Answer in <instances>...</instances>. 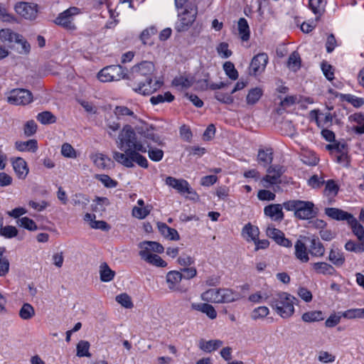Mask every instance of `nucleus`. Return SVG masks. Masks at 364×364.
Listing matches in <instances>:
<instances>
[{
    "instance_id": "obj_46",
    "label": "nucleus",
    "mask_w": 364,
    "mask_h": 364,
    "mask_svg": "<svg viewBox=\"0 0 364 364\" xmlns=\"http://www.w3.org/2000/svg\"><path fill=\"white\" fill-rule=\"evenodd\" d=\"M195 82V79L193 77H186L181 76L179 77H176L173 80V85L176 86H181L185 88H188L191 87Z\"/></svg>"
},
{
    "instance_id": "obj_26",
    "label": "nucleus",
    "mask_w": 364,
    "mask_h": 364,
    "mask_svg": "<svg viewBox=\"0 0 364 364\" xmlns=\"http://www.w3.org/2000/svg\"><path fill=\"white\" fill-rule=\"evenodd\" d=\"M223 345V341L220 340H210L205 341L200 339L199 341V348L203 351L210 353L219 348Z\"/></svg>"
},
{
    "instance_id": "obj_14",
    "label": "nucleus",
    "mask_w": 364,
    "mask_h": 364,
    "mask_svg": "<svg viewBox=\"0 0 364 364\" xmlns=\"http://www.w3.org/2000/svg\"><path fill=\"white\" fill-rule=\"evenodd\" d=\"M166 183L176 189L181 194L186 193L196 195V192L190 187L188 183L184 179H177L172 176H168L166 178Z\"/></svg>"
},
{
    "instance_id": "obj_19",
    "label": "nucleus",
    "mask_w": 364,
    "mask_h": 364,
    "mask_svg": "<svg viewBox=\"0 0 364 364\" xmlns=\"http://www.w3.org/2000/svg\"><path fill=\"white\" fill-rule=\"evenodd\" d=\"M14 171L19 178L24 179L28 173L26 162L21 157L12 160Z\"/></svg>"
},
{
    "instance_id": "obj_30",
    "label": "nucleus",
    "mask_w": 364,
    "mask_h": 364,
    "mask_svg": "<svg viewBox=\"0 0 364 364\" xmlns=\"http://www.w3.org/2000/svg\"><path fill=\"white\" fill-rule=\"evenodd\" d=\"M326 0H309V7L317 15L316 21H318L320 16L325 11Z\"/></svg>"
},
{
    "instance_id": "obj_57",
    "label": "nucleus",
    "mask_w": 364,
    "mask_h": 364,
    "mask_svg": "<svg viewBox=\"0 0 364 364\" xmlns=\"http://www.w3.org/2000/svg\"><path fill=\"white\" fill-rule=\"evenodd\" d=\"M61 154L63 156L67 158L74 159L76 158V151L73 147L68 143H65L62 146Z\"/></svg>"
},
{
    "instance_id": "obj_23",
    "label": "nucleus",
    "mask_w": 364,
    "mask_h": 364,
    "mask_svg": "<svg viewBox=\"0 0 364 364\" xmlns=\"http://www.w3.org/2000/svg\"><path fill=\"white\" fill-rule=\"evenodd\" d=\"M328 259L336 266H342L345 262L343 253L338 248L332 246L329 252Z\"/></svg>"
},
{
    "instance_id": "obj_60",
    "label": "nucleus",
    "mask_w": 364,
    "mask_h": 364,
    "mask_svg": "<svg viewBox=\"0 0 364 364\" xmlns=\"http://www.w3.org/2000/svg\"><path fill=\"white\" fill-rule=\"evenodd\" d=\"M114 114L117 116V117L120 116H132L134 118H136L134 112L128 107L124 106H117L114 109Z\"/></svg>"
},
{
    "instance_id": "obj_32",
    "label": "nucleus",
    "mask_w": 364,
    "mask_h": 364,
    "mask_svg": "<svg viewBox=\"0 0 364 364\" xmlns=\"http://www.w3.org/2000/svg\"><path fill=\"white\" fill-rule=\"evenodd\" d=\"M313 268L317 274L333 275L336 272L332 265L323 262L314 263Z\"/></svg>"
},
{
    "instance_id": "obj_53",
    "label": "nucleus",
    "mask_w": 364,
    "mask_h": 364,
    "mask_svg": "<svg viewBox=\"0 0 364 364\" xmlns=\"http://www.w3.org/2000/svg\"><path fill=\"white\" fill-rule=\"evenodd\" d=\"M0 234L6 238H12L18 235V230L14 226L6 225L3 227L2 225L0 227Z\"/></svg>"
},
{
    "instance_id": "obj_24",
    "label": "nucleus",
    "mask_w": 364,
    "mask_h": 364,
    "mask_svg": "<svg viewBox=\"0 0 364 364\" xmlns=\"http://www.w3.org/2000/svg\"><path fill=\"white\" fill-rule=\"evenodd\" d=\"M220 303H230L240 299V294L230 289H220Z\"/></svg>"
},
{
    "instance_id": "obj_36",
    "label": "nucleus",
    "mask_w": 364,
    "mask_h": 364,
    "mask_svg": "<svg viewBox=\"0 0 364 364\" xmlns=\"http://www.w3.org/2000/svg\"><path fill=\"white\" fill-rule=\"evenodd\" d=\"M242 234L243 236L245 235H247L251 240L255 241L258 239L259 231L257 226L252 225L251 223H247L243 227Z\"/></svg>"
},
{
    "instance_id": "obj_18",
    "label": "nucleus",
    "mask_w": 364,
    "mask_h": 364,
    "mask_svg": "<svg viewBox=\"0 0 364 364\" xmlns=\"http://www.w3.org/2000/svg\"><path fill=\"white\" fill-rule=\"evenodd\" d=\"M325 214L333 220H346L348 223L353 217L352 214L336 208H325Z\"/></svg>"
},
{
    "instance_id": "obj_52",
    "label": "nucleus",
    "mask_w": 364,
    "mask_h": 364,
    "mask_svg": "<svg viewBox=\"0 0 364 364\" xmlns=\"http://www.w3.org/2000/svg\"><path fill=\"white\" fill-rule=\"evenodd\" d=\"M149 157L154 161H159L163 159L164 151L157 148H152L151 146L146 148Z\"/></svg>"
},
{
    "instance_id": "obj_54",
    "label": "nucleus",
    "mask_w": 364,
    "mask_h": 364,
    "mask_svg": "<svg viewBox=\"0 0 364 364\" xmlns=\"http://www.w3.org/2000/svg\"><path fill=\"white\" fill-rule=\"evenodd\" d=\"M269 314V309L267 306H259L255 309L251 313L252 320L263 318Z\"/></svg>"
},
{
    "instance_id": "obj_21",
    "label": "nucleus",
    "mask_w": 364,
    "mask_h": 364,
    "mask_svg": "<svg viewBox=\"0 0 364 364\" xmlns=\"http://www.w3.org/2000/svg\"><path fill=\"white\" fill-rule=\"evenodd\" d=\"M139 255L147 262L156 267H164L167 263L159 255L155 254H148L147 250H140Z\"/></svg>"
},
{
    "instance_id": "obj_2",
    "label": "nucleus",
    "mask_w": 364,
    "mask_h": 364,
    "mask_svg": "<svg viewBox=\"0 0 364 364\" xmlns=\"http://www.w3.org/2000/svg\"><path fill=\"white\" fill-rule=\"evenodd\" d=\"M265 300L276 313L284 318L291 317L294 313V304L296 299L287 292L272 294L267 296Z\"/></svg>"
},
{
    "instance_id": "obj_11",
    "label": "nucleus",
    "mask_w": 364,
    "mask_h": 364,
    "mask_svg": "<svg viewBox=\"0 0 364 364\" xmlns=\"http://www.w3.org/2000/svg\"><path fill=\"white\" fill-rule=\"evenodd\" d=\"M15 11L27 20H34L38 14V5L34 3L20 1L14 6Z\"/></svg>"
},
{
    "instance_id": "obj_6",
    "label": "nucleus",
    "mask_w": 364,
    "mask_h": 364,
    "mask_svg": "<svg viewBox=\"0 0 364 364\" xmlns=\"http://www.w3.org/2000/svg\"><path fill=\"white\" fill-rule=\"evenodd\" d=\"M127 70L120 65H112L102 68L97 74L98 79L103 82L127 80Z\"/></svg>"
},
{
    "instance_id": "obj_27",
    "label": "nucleus",
    "mask_w": 364,
    "mask_h": 364,
    "mask_svg": "<svg viewBox=\"0 0 364 364\" xmlns=\"http://www.w3.org/2000/svg\"><path fill=\"white\" fill-rule=\"evenodd\" d=\"M15 146L20 151L35 152L38 149V143L36 139H29L26 141H17L15 143Z\"/></svg>"
},
{
    "instance_id": "obj_31",
    "label": "nucleus",
    "mask_w": 364,
    "mask_h": 364,
    "mask_svg": "<svg viewBox=\"0 0 364 364\" xmlns=\"http://www.w3.org/2000/svg\"><path fill=\"white\" fill-rule=\"evenodd\" d=\"M141 250H147L148 254H152L151 251L162 253L164 250V247L157 242L144 241L139 244Z\"/></svg>"
},
{
    "instance_id": "obj_59",
    "label": "nucleus",
    "mask_w": 364,
    "mask_h": 364,
    "mask_svg": "<svg viewBox=\"0 0 364 364\" xmlns=\"http://www.w3.org/2000/svg\"><path fill=\"white\" fill-rule=\"evenodd\" d=\"M93 162L96 166L100 168H105L107 165L105 161H110V159L105 156L102 154H97L92 156Z\"/></svg>"
},
{
    "instance_id": "obj_9",
    "label": "nucleus",
    "mask_w": 364,
    "mask_h": 364,
    "mask_svg": "<svg viewBox=\"0 0 364 364\" xmlns=\"http://www.w3.org/2000/svg\"><path fill=\"white\" fill-rule=\"evenodd\" d=\"M33 95L26 89H14L9 92L7 101L14 105H26L31 102Z\"/></svg>"
},
{
    "instance_id": "obj_8",
    "label": "nucleus",
    "mask_w": 364,
    "mask_h": 364,
    "mask_svg": "<svg viewBox=\"0 0 364 364\" xmlns=\"http://www.w3.org/2000/svg\"><path fill=\"white\" fill-rule=\"evenodd\" d=\"M267 174L261 180L262 186L269 188L271 186L280 184V179L282 174L285 172L284 166L280 165H273L267 169Z\"/></svg>"
},
{
    "instance_id": "obj_61",
    "label": "nucleus",
    "mask_w": 364,
    "mask_h": 364,
    "mask_svg": "<svg viewBox=\"0 0 364 364\" xmlns=\"http://www.w3.org/2000/svg\"><path fill=\"white\" fill-rule=\"evenodd\" d=\"M343 98L355 107H360L364 104V100L363 98L357 97L351 95H345Z\"/></svg>"
},
{
    "instance_id": "obj_50",
    "label": "nucleus",
    "mask_w": 364,
    "mask_h": 364,
    "mask_svg": "<svg viewBox=\"0 0 364 364\" xmlns=\"http://www.w3.org/2000/svg\"><path fill=\"white\" fill-rule=\"evenodd\" d=\"M5 249L0 247V277L5 276L9 270V259L3 256Z\"/></svg>"
},
{
    "instance_id": "obj_17",
    "label": "nucleus",
    "mask_w": 364,
    "mask_h": 364,
    "mask_svg": "<svg viewBox=\"0 0 364 364\" xmlns=\"http://www.w3.org/2000/svg\"><path fill=\"white\" fill-rule=\"evenodd\" d=\"M283 204H270L264 209L265 215L274 219L275 221H282L284 219L282 208Z\"/></svg>"
},
{
    "instance_id": "obj_41",
    "label": "nucleus",
    "mask_w": 364,
    "mask_h": 364,
    "mask_svg": "<svg viewBox=\"0 0 364 364\" xmlns=\"http://www.w3.org/2000/svg\"><path fill=\"white\" fill-rule=\"evenodd\" d=\"M262 90L261 88L255 87L251 89L246 97V101L248 105H255L262 97Z\"/></svg>"
},
{
    "instance_id": "obj_62",
    "label": "nucleus",
    "mask_w": 364,
    "mask_h": 364,
    "mask_svg": "<svg viewBox=\"0 0 364 364\" xmlns=\"http://www.w3.org/2000/svg\"><path fill=\"white\" fill-rule=\"evenodd\" d=\"M321 70L323 73V75L328 80H332L334 78V73L333 72L332 65L323 61L321 63Z\"/></svg>"
},
{
    "instance_id": "obj_29",
    "label": "nucleus",
    "mask_w": 364,
    "mask_h": 364,
    "mask_svg": "<svg viewBox=\"0 0 364 364\" xmlns=\"http://www.w3.org/2000/svg\"><path fill=\"white\" fill-rule=\"evenodd\" d=\"M0 39L9 43H16L21 40V35L12 31L9 28H3L0 30Z\"/></svg>"
},
{
    "instance_id": "obj_35",
    "label": "nucleus",
    "mask_w": 364,
    "mask_h": 364,
    "mask_svg": "<svg viewBox=\"0 0 364 364\" xmlns=\"http://www.w3.org/2000/svg\"><path fill=\"white\" fill-rule=\"evenodd\" d=\"M193 307L195 309L205 314L210 319H214L217 317V312L215 309L209 304L204 303L197 305L193 304Z\"/></svg>"
},
{
    "instance_id": "obj_63",
    "label": "nucleus",
    "mask_w": 364,
    "mask_h": 364,
    "mask_svg": "<svg viewBox=\"0 0 364 364\" xmlns=\"http://www.w3.org/2000/svg\"><path fill=\"white\" fill-rule=\"evenodd\" d=\"M335 355L329 353L327 351H320L318 356V360L323 363H333L335 361Z\"/></svg>"
},
{
    "instance_id": "obj_51",
    "label": "nucleus",
    "mask_w": 364,
    "mask_h": 364,
    "mask_svg": "<svg viewBox=\"0 0 364 364\" xmlns=\"http://www.w3.org/2000/svg\"><path fill=\"white\" fill-rule=\"evenodd\" d=\"M95 203L92 205V210L94 212H100L105 210V205L109 204V200L107 198L97 197Z\"/></svg>"
},
{
    "instance_id": "obj_44",
    "label": "nucleus",
    "mask_w": 364,
    "mask_h": 364,
    "mask_svg": "<svg viewBox=\"0 0 364 364\" xmlns=\"http://www.w3.org/2000/svg\"><path fill=\"white\" fill-rule=\"evenodd\" d=\"M36 119L43 124H53L56 122V117L49 111H44L39 113Z\"/></svg>"
},
{
    "instance_id": "obj_42",
    "label": "nucleus",
    "mask_w": 364,
    "mask_h": 364,
    "mask_svg": "<svg viewBox=\"0 0 364 364\" xmlns=\"http://www.w3.org/2000/svg\"><path fill=\"white\" fill-rule=\"evenodd\" d=\"M174 100V96L170 92H166L164 94H159L156 96H153L150 99L152 105H157L165 102H171Z\"/></svg>"
},
{
    "instance_id": "obj_37",
    "label": "nucleus",
    "mask_w": 364,
    "mask_h": 364,
    "mask_svg": "<svg viewBox=\"0 0 364 364\" xmlns=\"http://www.w3.org/2000/svg\"><path fill=\"white\" fill-rule=\"evenodd\" d=\"M288 68L294 72L297 71L301 67V58L297 51H294L289 57L287 61Z\"/></svg>"
},
{
    "instance_id": "obj_58",
    "label": "nucleus",
    "mask_w": 364,
    "mask_h": 364,
    "mask_svg": "<svg viewBox=\"0 0 364 364\" xmlns=\"http://www.w3.org/2000/svg\"><path fill=\"white\" fill-rule=\"evenodd\" d=\"M96 178L107 188H115L117 186V182L111 178L108 175H97Z\"/></svg>"
},
{
    "instance_id": "obj_7",
    "label": "nucleus",
    "mask_w": 364,
    "mask_h": 364,
    "mask_svg": "<svg viewBox=\"0 0 364 364\" xmlns=\"http://www.w3.org/2000/svg\"><path fill=\"white\" fill-rule=\"evenodd\" d=\"M197 14L198 8L196 6H188L184 11L178 15V21L175 26L176 31L178 33L188 31L196 21Z\"/></svg>"
},
{
    "instance_id": "obj_49",
    "label": "nucleus",
    "mask_w": 364,
    "mask_h": 364,
    "mask_svg": "<svg viewBox=\"0 0 364 364\" xmlns=\"http://www.w3.org/2000/svg\"><path fill=\"white\" fill-rule=\"evenodd\" d=\"M346 250L355 253H362L364 252V243L359 242L356 243L355 241L349 240L345 245Z\"/></svg>"
},
{
    "instance_id": "obj_12",
    "label": "nucleus",
    "mask_w": 364,
    "mask_h": 364,
    "mask_svg": "<svg viewBox=\"0 0 364 364\" xmlns=\"http://www.w3.org/2000/svg\"><path fill=\"white\" fill-rule=\"evenodd\" d=\"M154 127L152 125L145 127H136V130L138 134L140 136L141 139H143V144L146 148L149 147L150 144L149 141L157 144L159 146H163L164 142L161 140L160 136L154 133Z\"/></svg>"
},
{
    "instance_id": "obj_10",
    "label": "nucleus",
    "mask_w": 364,
    "mask_h": 364,
    "mask_svg": "<svg viewBox=\"0 0 364 364\" xmlns=\"http://www.w3.org/2000/svg\"><path fill=\"white\" fill-rule=\"evenodd\" d=\"M80 9L77 7H70L67 10L60 13L55 19L54 22L68 30H75V26L73 23L74 16L78 14Z\"/></svg>"
},
{
    "instance_id": "obj_13",
    "label": "nucleus",
    "mask_w": 364,
    "mask_h": 364,
    "mask_svg": "<svg viewBox=\"0 0 364 364\" xmlns=\"http://www.w3.org/2000/svg\"><path fill=\"white\" fill-rule=\"evenodd\" d=\"M268 55L264 53L255 55L250 65L249 74L257 76L263 73L268 63Z\"/></svg>"
},
{
    "instance_id": "obj_15",
    "label": "nucleus",
    "mask_w": 364,
    "mask_h": 364,
    "mask_svg": "<svg viewBox=\"0 0 364 364\" xmlns=\"http://www.w3.org/2000/svg\"><path fill=\"white\" fill-rule=\"evenodd\" d=\"M166 282L168 286V289L171 291H179V292H186L187 291L186 289H183L181 287H178V283L182 279V272L179 271H170L166 274Z\"/></svg>"
},
{
    "instance_id": "obj_28",
    "label": "nucleus",
    "mask_w": 364,
    "mask_h": 364,
    "mask_svg": "<svg viewBox=\"0 0 364 364\" xmlns=\"http://www.w3.org/2000/svg\"><path fill=\"white\" fill-rule=\"evenodd\" d=\"M353 234L357 237L359 242L364 243V228L363 226L353 217L350 221H348Z\"/></svg>"
},
{
    "instance_id": "obj_45",
    "label": "nucleus",
    "mask_w": 364,
    "mask_h": 364,
    "mask_svg": "<svg viewBox=\"0 0 364 364\" xmlns=\"http://www.w3.org/2000/svg\"><path fill=\"white\" fill-rule=\"evenodd\" d=\"M151 209L152 207L151 205H146L144 207L135 206L132 210V215L139 219H144L150 213Z\"/></svg>"
},
{
    "instance_id": "obj_64",
    "label": "nucleus",
    "mask_w": 364,
    "mask_h": 364,
    "mask_svg": "<svg viewBox=\"0 0 364 364\" xmlns=\"http://www.w3.org/2000/svg\"><path fill=\"white\" fill-rule=\"evenodd\" d=\"M37 130V124L33 120H30L26 122L24 127V134L27 136L33 135Z\"/></svg>"
},
{
    "instance_id": "obj_33",
    "label": "nucleus",
    "mask_w": 364,
    "mask_h": 364,
    "mask_svg": "<svg viewBox=\"0 0 364 364\" xmlns=\"http://www.w3.org/2000/svg\"><path fill=\"white\" fill-rule=\"evenodd\" d=\"M258 161L263 163L264 166L270 164L273 160V150L271 148L266 149H259L257 154Z\"/></svg>"
},
{
    "instance_id": "obj_34",
    "label": "nucleus",
    "mask_w": 364,
    "mask_h": 364,
    "mask_svg": "<svg viewBox=\"0 0 364 364\" xmlns=\"http://www.w3.org/2000/svg\"><path fill=\"white\" fill-rule=\"evenodd\" d=\"M100 275L102 282H108L114 279L115 272L109 268L106 262H103L100 266Z\"/></svg>"
},
{
    "instance_id": "obj_39",
    "label": "nucleus",
    "mask_w": 364,
    "mask_h": 364,
    "mask_svg": "<svg viewBox=\"0 0 364 364\" xmlns=\"http://www.w3.org/2000/svg\"><path fill=\"white\" fill-rule=\"evenodd\" d=\"M304 322H315L324 319L323 312L321 311H311L304 313L301 316Z\"/></svg>"
},
{
    "instance_id": "obj_48",
    "label": "nucleus",
    "mask_w": 364,
    "mask_h": 364,
    "mask_svg": "<svg viewBox=\"0 0 364 364\" xmlns=\"http://www.w3.org/2000/svg\"><path fill=\"white\" fill-rule=\"evenodd\" d=\"M17 224L23 227L28 230L33 231L38 229V227L36 223L28 217H23L21 218H18L17 220Z\"/></svg>"
},
{
    "instance_id": "obj_22",
    "label": "nucleus",
    "mask_w": 364,
    "mask_h": 364,
    "mask_svg": "<svg viewBox=\"0 0 364 364\" xmlns=\"http://www.w3.org/2000/svg\"><path fill=\"white\" fill-rule=\"evenodd\" d=\"M158 228L161 234L170 240H178L180 239L178 231L172 228L168 227L164 223H158Z\"/></svg>"
},
{
    "instance_id": "obj_16",
    "label": "nucleus",
    "mask_w": 364,
    "mask_h": 364,
    "mask_svg": "<svg viewBox=\"0 0 364 364\" xmlns=\"http://www.w3.org/2000/svg\"><path fill=\"white\" fill-rule=\"evenodd\" d=\"M305 241L310 242L309 252L314 257H323L325 253V247L320 242L319 239L316 237H301Z\"/></svg>"
},
{
    "instance_id": "obj_47",
    "label": "nucleus",
    "mask_w": 364,
    "mask_h": 364,
    "mask_svg": "<svg viewBox=\"0 0 364 364\" xmlns=\"http://www.w3.org/2000/svg\"><path fill=\"white\" fill-rule=\"evenodd\" d=\"M223 69L228 77L232 80L238 78V72L232 63L227 61L223 64Z\"/></svg>"
},
{
    "instance_id": "obj_5",
    "label": "nucleus",
    "mask_w": 364,
    "mask_h": 364,
    "mask_svg": "<svg viewBox=\"0 0 364 364\" xmlns=\"http://www.w3.org/2000/svg\"><path fill=\"white\" fill-rule=\"evenodd\" d=\"M139 150H124V153L117 151H113V159L119 164L127 168L134 166V163H136L142 168H147L149 163L147 159L140 154Z\"/></svg>"
},
{
    "instance_id": "obj_3",
    "label": "nucleus",
    "mask_w": 364,
    "mask_h": 364,
    "mask_svg": "<svg viewBox=\"0 0 364 364\" xmlns=\"http://www.w3.org/2000/svg\"><path fill=\"white\" fill-rule=\"evenodd\" d=\"M138 135L137 132H135L132 126L126 124L119 134L117 141L118 148L124 151L134 149L146 153V147L144 146L142 140Z\"/></svg>"
},
{
    "instance_id": "obj_4",
    "label": "nucleus",
    "mask_w": 364,
    "mask_h": 364,
    "mask_svg": "<svg viewBox=\"0 0 364 364\" xmlns=\"http://www.w3.org/2000/svg\"><path fill=\"white\" fill-rule=\"evenodd\" d=\"M284 208L294 211V216L300 220H308L314 218L318 214V208L311 201L291 200L283 203Z\"/></svg>"
},
{
    "instance_id": "obj_1",
    "label": "nucleus",
    "mask_w": 364,
    "mask_h": 364,
    "mask_svg": "<svg viewBox=\"0 0 364 364\" xmlns=\"http://www.w3.org/2000/svg\"><path fill=\"white\" fill-rule=\"evenodd\" d=\"M154 65L150 61H143L134 65L127 75V80L134 81L137 87L134 88L136 92L149 95L156 92L161 86V82L155 81L153 83Z\"/></svg>"
},
{
    "instance_id": "obj_38",
    "label": "nucleus",
    "mask_w": 364,
    "mask_h": 364,
    "mask_svg": "<svg viewBox=\"0 0 364 364\" xmlns=\"http://www.w3.org/2000/svg\"><path fill=\"white\" fill-rule=\"evenodd\" d=\"M238 31L242 41H247L250 38V28L247 20L240 18L238 21Z\"/></svg>"
},
{
    "instance_id": "obj_20",
    "label": "nucleus",
    "mask_w": 364,
    "mask_h": 364,
    "mask_svg": "<svg viewBox=\"0 0 364 364\" xmlns=\"http://www.w3.org/2000/svg\"><path fill=\"white\" fill-rule=\"evenodd\" d=\"M295 257L301 262H308L309 261V252L306 242L301 240H297L294 245Z\"/></svg>"
},
{
    "instance_id": "obj_40",
    "label": "nucleus",
    "mask_w": 364,
    "mask_h": 364,
    "mask_svg": "<svg viewBox=\"0 0 364 364\" xmlns=\"http://www.w3.org/2000/svg\"><path fill=\"white\" fill-rule=\"evenodd\" d=\"M90 347V344L88 341H80L77 344L76 350H77V356L81 357H88L91 356V354L89 352V349Z\"/></svg>"
},
{
    "instance_id": "obj_25",
    "label": "nucleus",
    "mask_w": 364,
    "mask_h": 364,
    "mask_svg": "<svg viewBox=\"0 0 364 364\" xmlns=\"http://www.w3.org/2000/svg\"><path fill=\"white\" fill-rule=\"evenodd\" d=\"M220 289H210L201 294V299L206 302L220 304Z\"/></svg>"
},
{
    "instance_id": "obj_55",
    "label": "nucleus",
    "mask_w": 364,
    "mask_h": 364,
    "mask_svg": "<svg viewBox=\"0 0 364 364\" xmlns=\"http://www.w3.org/2000/svg\"><path fill=\"white\" fill-rule=\"evenodd\" d=\"M214 97L217 100L223 104L230 105L234 102V98L231 92L223 93L222 92H215Z\"/></svg>"
},
{
    "instance_id": "obj_56",
    "label": "nucleus",
    "mask_w": 364,
    "mask_h": 364,
    "mask_svg": "<svg viewBox=\"0 0 364 364\" xmlns=\"http://www.w3.org/2000/svg\"><path fill=\"white\" fill-rule=\"evenodd\" d=\"M116 301L127 309H131L133 307V303L131 297L126 293L117 296Z\"/></svg>"
},
{
    "instance_id": "obj_43",
    "label": "nucleus",
    "mask_w": 364,
    "mask_h": 364,
    "mask_svg": "<svg viewBox=\"0 0 364 364\" xmlns=\"http://www.w3.org/2000/svg\"><path fill=\"white\" fill-rule=\"evenodd\" d=\"M35 315L33 307L28 303H25L19 311V316L23 320H29Z\"/></svg>"
}]
</instances>
